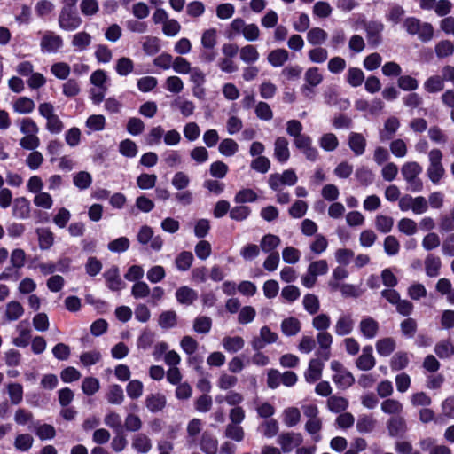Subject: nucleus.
<instances>
[{"instance_id":"f257e3e1","label":"nucleus","mask_w":454,"mask_h":454,"mask_svg":"<svg viewBox=\"0 0 454 454\" xmlns=\"http://www.w3.org/2000/svg\"><path fill=\"white\" fill-rule=\"evenodd\" d=\"M58 21L59 27L64 31H74L82 23L77 9H73L72 7H62Z\"/></svg>"},{"instance_id":"f03ea898","label":"nucleus","mask_w":454,"mask_h":454,"mask_svg":"<svg viewBox=\"0 0 454 454\" xmlns=\"http://www.w3.org/2000/svg\"><path fill=\"white\" fill-rule=\"evenodd\" d=\"M384 25L379 20H370L364 24L366 39L372 49H376L382 42Z\"/></svg>"},{"instance_id":"7ed1b4c3","label":"nucleus","mask_w":454,"mask_h":454,"mask_svg":"<svg viewBox=\"0 0 454 454\" xmlns=\"http://www.w3.org/2000/svg\"><path fill=\"white\" fill-rule=\"evenodd\" d=\"M62 46V37L51 31H47L41 38L40 48L43 54L56 53Z\"/></svg>"},{"instance_id":"20e7f679","label":"nucleus","mask_w":454,"mask_h":454,"mask_svg":"<svg viewBox=\"0 0 454 454\" xmlns=\"http://www.w3.org/2000/svg\"><path fill=\"white\" fill-rule=\"evenodd\" d=\"M106 286L113 292H119L121 290L125 283L120 277L119 268L117 266H112L108 270L104 273Z\"/></svg>"},{"instance_id":"39448f33","label":"nucleus","mask_w":454,"mask_h":454,"mask_svg":"<svg viewBox=\"0 0 454 454\" xmlns=\"http://www.w3.org/2000/svg\"><path fill=\"white\" fill-rule=\"evenodd\" d=\"M387 429L390 437H403L407 431L406 421L403 417H391L387 422Z\"/></svg>"},{"instance_id":"423d86ee","label":"nucleus","mask_w":454,"mask_h":454,"mask_svg":"<svg viewBox=\"0 0 454 454\" xmlns=\"http://www.w3.org/2000/svg\"><path fill=\"white\" fill-rule=\"evenodd\" d=\"M30 201L25 197L16 198L12 205V215L18 219H27L30 217Z\"/></svg>"},{"instance_id":"0eeeda50","label":"nucleus","mask_w":454,"mask_h":454,"mask_svg":"<svg viewBox=\"0 0 454 454\" xmlns=\"http://www.w3.org/2000/svg\"><path fill=\"white\" fill-rule=\"evenodd\" d=\"M200 449L205 454H216L218 440L212 433L204 431L200 436Z\"/></svg>"},{"instance_id":"6e6552de","label":"nucleus","mask_w":454,"mask_h":454,"mask_svg":"<svg viewBox=\"0 0 454 454\" xmlns=\"http://www.w3.org/2000/svg\"><path fill=\"white\" fill-rule=\"evenodd\" d=\"M324 364L318 358H312L309 363L308 369L304 372L305 380L308 383H315L320 380L322 376Z\"/></svg>"},{"instance_id":"1a4fd4ad","label":"nucleus","mask_w":454,"mask_h":454,"mask_svg":"<svg viewBox=\"0 0 454 454\" xmlns=\"http://www.w3.org/2000/svg\"><path fill=\"white\" fill-rule=\"evenodd\" d=\"M274 157L276 160L283 164L286 163L290 158V152L288 148V141L284 137H278L274 142Z\"/></svg>"},{"instance_id":"9d476101","label":"nucleus","mask_w":454,"mask_h":454,"mask_svg":"<svg viewBox=\"0 0 454 454\" xmlns=\"http://www.w3.org/2000/svg\"><path fill=\"white\" fill-rule=\"evenodd\" d=\"M175 296L179 304L190 306L198 299V293L187 286H183L176 289Z\"/></svg>"},{"instance_id":"9b49d317","label":"nucleus","mask_w":454,"mask_h":454,"mask_svg":"<svg viewBox=\"0 0 454 454\" xmlns=\"http://www.w3.org/2000/svg\"><path fill=\"white\" fill-rule=\"evenodd\" d=\"M348 145L356 156H360L365 152L366 139L363 134L352 131L348 135Z\"/></svg>"},{"instance_id":"f8f14e48","label":"nucleus","mask_w":454,"mask_h":454,"mask_svg":"<svg viewBox=\"0 0 454 454\" xmlns=\"http://www.w3.org/2000/svg\"><path fill=\"white\" fill-rule=\"evenodd\" d=\"M379 323L372 317H364L359 324L362 335L368 340L373 339L379 331Z\"/></svg>"},{"instance_id":"ddd939ff","label":"nucleus","mask_w":454,"mask_h":454,"mask_svg":"<svg viewBox=\"0 0 454 454\" xmlns=\"http://www.w3.org/2000/svg\"><path fill=\"white\" fill-rule=\"evenodd\" d=\"M167 404V399L164 395L150 394L145 398V406L152 413L161 411Z\"/></svg>"},{"instance_id":"4468645a","label":"nucleus","mask_w":454,"mask_h":454,"mask_svg":"<svg viewBox=\"0 0 454 454\" xmlns=\"http://www.w3.org/2000/svg\"><path fill=\"white\" fill-rule=\"evenodd\" d=\"M35 233L41 250H49L53 246L54 234L49 228H36Z\"/></svg>"},{"instance_id":"2eb2a0df","label":"nucleus","mask_w":454,"mask_h":454,"mask_svg":"<svg viewBox=\"0 0 454 454\" xmlns=\"http://www.w3.org/2000/svg\"><path fill=\"white\" fill-rule=\"evenodd\" d=\"M289 59V52L284 48L272 50L269 52L267 60L273 67H280Z\"/></svg>"},{"instance_id":"dca6fc26","label":"nucleus","mask_w":454,"mask_h":454,"mask_svg":"<svg viewBox=\"0 0 454 454\" xmlns=\"http://www.w3.org/2000/svg\"><path fill=\"white\" fill-rule=\"evenodd\" d=\"M280 326L283 334L287 337L294 336L301 331V322L294 317L283 319Z\"/></svg>"},{"instance_id":"f3484780","label":"nucleus","mask_w":454,"mask_h":454,"mask_svg":"<svg viewBox=\"0 0 454 454\" xmlns=\"http://www.w3.org/2000/svg\"><path fill=\"white\" fill-rule=\"evenodd\" d=\"M377 421L372 415L362 414L358 417L356 427L360 434H369L374 430Z\"/></svg>"},{"instance_id":"a211bd4d","label":"nucleus","mask_w":454,"mask_h":454,"mask_svg":"<svg viewBox=\"0 0 454 454\" xmlns=\"http://www.w3.org/2000/svg\"><path fill=\"white\" fill-rule=\"evenodd\" d=\"M442 266L441 259L429 254L425 259V271L427 277L435 278L440 273Z\"/></svg>"},{"instance_id":"6ab92c4d","label":"nucleus","mask_w":454,"mask_h":454,"mask_svg":"<svg viewBox=\"0 0 454 454\" xmlns=\"http://www.w3.org/2000/svg\"><path fill=\"white\" fill-rule=\"evenodd\" d=\"M281 239L278 236L268 233L262 236L260 247L263 253L270 254L280 245Z\"/></svg>"},{"instance_id":"aec40b11","label":"nucleus","mask_w":454,"mask_h":454,"mask_svg":"<svg viewBox=\"0 0 454 454\" xmlns=\"http://www.w3.org/2000/svg\"><path fill=\"white\" fill-rule=\"evenodd\" d=\"M395 349V341L391 337L380 339L376 342V350L380 356H388Z\"/></svg>"},{"instance_id":"412c9836","label":"nucleus","mask_w":454,"mask_h":454,"mask_svg":"<svg viewBox=\"0 0 454 454\" xmlns=\"http://www.w3.org/2000/svg\"><path fill=\"white\" fill-rule=\"evenodd\" d=\"M245 341L240 336H226L223 339V347L228 353H237L244 348Z\"/></svg>"},{"instance_id":"4be33fe9","label":"nucleus","mask_w":454,"mask_h":454,"mask_svg":"<svg viewBox=\"0 0 454 454\" xmlns=\"http://www.w3.org/2000/svg\"><path fill=\"white\" fill-rule=\"evenodd\" d=\"M158 324L162 329H170L177 324V315L173 309L162 311L158 319Z\"/></svg>"},{"instance_id":"5701e85b","label":"nucleus","mask_w":454,"mask_h":454,"mask_svg":"<svg viewBox=\"0 0 454 454\" xmlns=\"http://www.w3.org/2000/svg\"><path fill=\"white\" fill-rule=\"evenodd\" d=\"M258 200V195L251 188H242L238 191L233 198L236 204L253 203Z\"/></svg>"},{"instance_id":"b1692460","label":"nucleus","mask_w":454,"mask_h":454,"mask_svg":"<svg viewBox=\"0 0 454 454\" xmlns=\"http://www.w3.org/2000/svg\"><path fill=\"white\" fill-rule=\"evenodd\" d=\"M333 381L339 388L347 389L355 384L356 380L353 374L346 370L343 371L342 373L334 374L333 376Z\"/></svg>"},{"instance_id":"393cba45","label":"nucleus","mask_w":454,"mask_h":454,"mask_svg":"<svg viewBox=\"0 0 454 454\" xmlns=\"http://www.w3.org/2000/svg\"><path fill=\"white\" fill-rule=\"evenodd\" d=\"M114 70L120 76H127L134 71V62L129 57H121L116 60Z\"/></svg>"},{"instance_id":"a878e982","label":"nucleus","mask_w":454,"mask_h":454,"mask_svg":"<svg viewBox=\"0 0 454 454\" xmlns=\"http://www.w3.org/2000/svg\"><path fill=\"white\" fill-rule=\"evenodd\" d=\"M355 177L360 185L364 187L371 185L374 181L373 172L365 166H362L356 168L355 172Z\"/></svg>"},{"instance_id":"bb28decb","label":"nucleus","mask_w":454,"mask_h":454,"mask_svg":"<svg viewBox=\"0 0 454 454\" xmlns=\"http://www.w3.org/2000/svg\"><path fill=\"white\" fill-rule=\"evenodd\" d=\"M328 410L333 413H341L348 407V402L342 396H330L327 400Z\"/></svg>"},{"instance_id":"cd10ccee","label":"nucleus","mask_w":454,"mask_h":454,"mask_svg":"<svg viewBox=\"0 0 454 454\" xmlns=\"http://www.w3.org/2000/svg\"><path fill=\"white\" fill-rule=\"evenodd\" d=\"M364 74L359 67H349L347 72L346 81L353 88H357L364 82Z\"/></svg>"},{"instance_id":"c85d7f7f","label":"nucleus","mask_w":454,"mask_h":454,"mask_svg":"<svg viewBox=\"0 0 454 454\" xmlns=\"http://www.w3.org/2000/svg\"><path fill=\"white\" fill-rule=\"evenodd\" d=\"M35 106L34 100L27 97H20L13 104L14 111L20 114H30L35 109Z\"/></svg>"},{"instance_id":"c756f323","label":"nucleus","mask_w":454,"mask_h":454,"mask_svg":"<svg viewBox=\"0 0 454 454\" xmlns=\"http://www.w3.org/2000/svg\"><path fill=\"white\" fill-rule=\"evenodd\" d=\"M193 254L190 251H183L179 253L175 260L176 267L180 271H187L192 262H193Z\"/></svg>"},{"instance_id":"7c9ffc66","label":"nucleus","mask_w":454,"mask_h":454,"mask_svg":"<svg viewBox=\"0 0 454 454\" xmlns=\"http://www.w3.org/2000/svg\"><path fill=\"white\" fill-rule=\"evenodd\" d=\"M34 433L41 441L51 440L56 436L55 427L47 423L35 426Z\"/></svg>"},{"instance_id":"2f4dec72","label":"nucleus","mask_w":454,"mask_h":454,"mask_svg":"<svg viewBox=\"0 0 454 454\" xmlns=\"http://www.w3.org/2000/svg\"><path fill=\"white\" fill-rule=\"evenodd\" d=\"M24 313V309L20 301H11L6 304L5 317L8 321L18 320Z\"/></svg>"},{"instance_id":"473e14b6","label":"nucleus","mask_w":454,"mask_h":454,"mask_svg":"<svg viewBox=\"0 0 454 454\" xmlns=\"http://www.w3.org/2000/svg\"><path fill=\"white\" fill-rule=\"evenodd\" d=\"M444 79L439 75H432L424 82V89L428 93H437L443 90Z\"/></svg>"},{"instance_id":"72a5a7b5","label":"nucleus","mask_w":454,"mask_h":454,"mask_svg":"<svg viewBox=\"0 0 454 454\" xmlns=\"http://www.w3.org/2000/svg\"><path fill=\"white\" fill-rule=\"evenodd\" d=\"M129 246L130 242L129 238L121 236L111 240L107 244V248L112 253L121 254L126 252L129 248Z\"/></svg>"},{"instance_id":"f704fd0d","label":"nucleus","mask_w":454,"mask_h":454,"mask_svg":"<svg viewBox=\"0 0 454 454\" xmlns=\"http://www.w3.org/2000/svg\"><path fill=\"white\" fill-rule=\"evenodd\" d=\"M319 145L325 152H333L339 146V140L335 134L325 133L319 138Z\"/></svg>"},{"instance_id":"c9c22d12","label":"nucleus","mask_w":454,"mask_h":454,"mask_svg":"<svg viewBox=\"0 0 454 454\" xmlns=\"http://www.w3.org/2000/svg\"><path fill=\"white\" fill-rule=\"evenodd\" d=\"M119 153L127 158H134L138 153L137 144L129 138L123 139L119 144Z\"/></svg>"},{"instance_id":"e433bc0d","label":"nucleus","mask_w":454,"mask_h":454,"mask_svg":"<svg viewBox=\"0 0 454 454\" xmlns=\"http://www.w3.org/2000/svg\"><path fill=\"white\" fill-rule=\"evenodd\" d=\"M323 75L319 73V68L311 67L304 74V84L311 87H317L323 82Z\"/></svg>"},{"instance_id":"4c0bfd02","label":"nucleus","mask_w":454,"mask_h":454,"mask_svg":"<svg viewBox=\"0 0 454 454\" xmlns=\"http://www.w3.org/2000/svg\"><path fill=\"white\" fill-rule=\"evenodd\" d=\"M212 327V319L207 316H199L193 321V330L200 334H207Z\"/></svg>"},{"instance_id":"58836bf2","label":"nucleus","mask_w":454,"mask_h":454,"mask_svg":"<svg viewBox=\"0 0 454 454\" xmlns=\"http://www.w3.org/2000/svg\"><path fill=\"white\" fill-rule=\"evenodd\" d=\"M422 172V167L416 161L404 163L401 168V174L406 181L418 176Z\"/></svg>"},{"instance_id":"ea45409f","label":"nucleus","mask_w":454,"mask_h":454,"mask_svg":"<svg viewBox=\"0 0 454 454\" xmlns=\"http://www.w3.org/2000/svg\"><path fill=\"white\" fill-rule=\"evenodd\" d=\"M419 81L408 74L399 75L397 79V86L403 91H415L419 88Z\"/></svg>"},{"instance_id":"a19ab883","label":"nucleus","mask_w":454,"mask_h":454,"mask_svg":"<svg viewBox=\"0 0 454 454\" xmlns=\"http://www.w3.org/2000/svg\"><path fill=\"white\" fill-rule=\"evenodd\" d=\"M218 150L222 155L231 157L238 152L239 145L232 138H224L220 142Z\"/></svg>"},{"instance_id":"79ce46f5","label":"nucleus","mask_w":454,"mask_h":454,"mask_svg":"<svg viewBox=\"0 0 454 454\" xmlns=\"http://www.w3.org/2000/svg\"><path fill=\"white\" fill-rule=\"evenodd\" d=\"M251 215V208L248 206L237 204L230 210V218L236 222H242Z\"/></svg>"},{"instance_id":"37998d69","label":"nucleus","mask_w":454,"mask_h":454,"mask_svg":"<svg viewBox=\"0 0 454 454\" xmlns=\"http://www.w3.org/2000/svg\"><path fill=\"white\" fill-rule=\"evenodd\" d=\"M91 43V36L85 31L78 32L73 36L72 45L77 51H84Z\"/></svg>"},{"instance_id":"c03bdc74","label":"nucleus","mask_w":454,"mask_h":454,"mask_svg":"<svg viewBox=\"0 0 454 454\" xmlns=\"http://www.w3.org/2000/svg\"><path fill=\"white\" fill-rule=\"evenodd\" d=\"M304 309L310 315H315L320 309V302L318 297L314 294H307L303 297Z\"/></svg>"},{"instance_id":"a18cd8bd","label":"nucleus","mask_w":454,"mask_h":454,"mask_svg":"<svg viewBox=\"0 0 454 454\" xmlns=\"http://www.w3.org/2000/svg\"><path fill=\"white\" fill-rule=\"evenodd\" d=\"M160 40L156 36H147L142 44L143 51L147 56H153L160 51Z\"/></svg>"},{"instance_id":"49530a36","label":"nucleus","mask_w":454,"mask_h":454,"mask_svg":"<svg viewBox=\"0 0 454 454\" xmlns=\"http://www.w3.org/2000/svg\"><path fill=\"white\" fill-rule=\"evenodd\" d=\"M327 39V33L320 27H312L307 34V40L311 45H320Z\"/></svg>"},{"instance_id":"de8ad7c7","label":"nucleus","mask_w":454,"mask_h":454,"mask_svg":"<svg viewBox=\"0 0 454 454\" xmlns=\"http://www.w3.org/2000/svg\"><path fill=\"white\" fill-rule=\"evenodd\" d=\"M100 388L98 379L90 376L85 377L82 382V390L84 395L90 396L96 394Z\"/></svg>"},{"instance_id":"09e8293b","label":"nucleus","mask_w":454,"mask_h":454,"mask_svg":"<svg viewBox=\"0 0 454 454\" xmlns=\"http://www.w3.org/2000/svg\"><path fill=\"white\" fill-rule=\"evenodd\" d=\"M73 183L78 189L86 190L92 184V176L87 171H79L74 176Z\"/></svg>"},{"instance_id":"8fccbe9b","label":"nucleus","mask_w":454,"mask_h":454,"mask_svg":"<svg viewBox=\"0 0 454 454\" xmlns=\"http://www.w3.org/2000/svg\"><path fill=\"white\" fill-rule=\"evenodd\" d=\"M70 71V66L66 62H56L51 66V74L59 80H67Z\"/></svg>"},{"instance_id":"3c124183","label":"nucleus","mask_w":454,"mask_h":454,"mask_svg":"<svg viewBox=\"0 0 454 454\" xmlns=\"http://www.w3.org/2000/svg\"><path fill=\"white\" fill-rule=\"evenodd\" d=\"M400 328L402 334L405 338L411 339L414 337L417 332L418 324L414 318L407 317L401 322Z\"/></svg>"},{"instance_id":"603ef678","label":"nucleus","mask_w":454,"mask_h":454,"mask_svg":"<svg viewBox=\"0 0 454 454\" xmlns=\"http://www.w3.org/2000/svg\"><path fill=\"white\" fill-rule=\"evenodd\" d=\"M301 419V412L296 407H289L284 410V423L288 427L296 426Z\"/></svg>"},{"instance_id":"864d4df0","label":"nucleus","mask_w":454,"mask_h":454,"mask_svg":"<svg viewBox=\"0 0 454 454\" xmlns=\"http://www.w3.org/2000/svg\"><path fill=\"white\" fill-rule=\"evenodd\" d=\"M132 447L138 453H147L151 448V440L145 434H137L135 436Z\"/></svg>"},{"instance_id":"5fc2aeb1","label":"nucleus","mask_w":454,"mask_h":454,"mask_svg":"<svg viewBox=\"0 0 454 454\" xmlns=\"http://www.w3.org/2000/svg\"><path fill=\"white\" fill-rule=\"evenodd\" d=\"M317 341L319 345V347L325 351V354L324 355V359L328 360L330 356V348L331 345L333 343V337L332 335L327 332H319L317 335Z\"/></svg>"},{"instance_id":"6e6d98bb","label":"nucleus","mask_w":454,"mask_h":454,"mask_svg":"<svg viewBox=\"0 0 454 454\" xmlns=\"http://www.w3.org/2000/svg\"><path fill=\"white\" fill-rule=\"evenodd\" d=\"M104 423L107 427L114 429L116 434L123 433V427L121 425V419L118 413H116L114 411H111V412L107 413L105 416Z\"/></svg>"},{"instance_id":"4d7b16f0","label":"nucleus","mask_w":454,"mask_h":454,"mask_svg":"<svg viewBox=\"0 0 454 454\" xmlns=\"http://www.w3.org/2000/svg\"><path fill=\"white\" fill-rule=\"evenodd\" d=\"M34 439L29 434H20L14 440V447L20 451L26 452L33 446Z\"/></svg>"},{"instance_id":"13d9d810","label":"nucleus","mask_w":454,"mask_h":454,"mask_svg":"<svg viewBox=\"0 0 454 454\" xmlns=\"http://www.w3.org/2000/svg\"><path fill=\"white\" fill-rule=\"evenodd\" d=\"M259 59V53L255 46L247 44L240 50V59L247 64H252L257 61Z\"/></svg>"},{"instance_id":"bf43d9fd","label":"nucleus","mask_w":454,"mask_h":454,"mask_svg":"<svg viewBox=\"0 0 454 454\" xmlns=\"http://www.w3.org/2000/svg\"><path fill=\"white\" fill-rule=\"evenodd\" d=\"M394 225V219L391 216L378 215L375 218L376 229L381 233H388Z\"/></svg>"},{"instance_id":"052dcab7","label":"nucleus","mask_w":454,"mask_h":454,"mask_svg":"<svg viewBox=\"0 0 454 454\" xmlns=\"http://www.w3.org/2000/svg\"><path fill=\"white\" fill-rule=\"evenodd\" d=\"M85 125L90 130L101 131L105 129L106 118L102 114L90 115L85 121Z\"/></svg>"},{"instance_id":"680f3d73","label":"nucleus","mask_w":454,"mask_h":454,"mask_svg":"<svg viewBox=\"0 0 454 454\" xmlns=\"http://www.w3.org/2000/svg\"><path fill=\"white\" fill-rule=\"evenodd\" d=\"M106 399L111 404H121L124 399L122 387L118 384L112 385L106 395Z\"/></svg>"},{"instance_id":"e2e57ef3","label":"nucleus","mask_w":454,"mask_h":454,"mask_svg":"<svg viewBox=\"0 0 454 454\" xmlns=\"http://www.w3.org/2000/svg\"><path fill=\"white\" fill-rule=\"evenodd\" d=\"M157 176L155 174L142 173L137 177V185L141 190H149L155 186Z\"/></svg>"},{"instance_id":"0e129e2a","label":"nucleus","mask_w":454,"mask_h":454,"mask_svg":"<svg viewBox=\"0 0 454 454\" xmlns=\"http://www.w3.org/2000/svg\"><path fill=\"white\" fill-rule=\"evenodd\" d=\"M352 325V320L349 317H340L335 325V333L339 336L349 334L353 329Z\"/></svg>"},{"instance_id":"69168bd1","label":"nucleus","mask_w":454,"mask_h":454,"mask_svg":"<svg viewBox=\"0 0 454 454\" xmlns=\"http://www.w3.org/2000/svg\"><path fill=\"white\" fill-rule=\"evenodd\" d=\"M408 364L409 358L407 356V354L404 352H397L391 358L390 367L392 371L397 372L406 368Z\"/></svg>"},{"instance_id":"338daca9","label":"nucleus","mask_w":454,"mask_h":454,"mask_svg":"<svg viewBox=\"0 0 454 454\" xmlns=\"http://www.w3.org/2000/svg\"><path fill=\"white\" fill-rule=\"evenodd\" d=\"M434 50L438 58H446L453 54L454 44L449 40H442L435 45Z\"/></svg>"},{"instance_id":"774afa93","label":"nucleus","mask_w":454,"mask_h":454,"mask_svg":"<svg viewBox=\"0 0 454 454\" xmlns=\"http://www.w3.org/2000/svg\"><path fill=\"white\" fill-rule=\"evenodd\" d=\"M8 394L11 403L14 405L19 404L23 398V387L20 383L12 382L8 385Z\"/></svg>"}]
</instances>
